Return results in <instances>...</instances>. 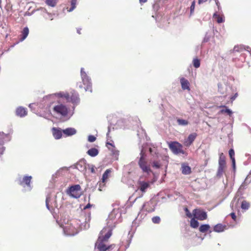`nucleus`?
<instances>
[{"label": "nucleus", "instance_id": "nucleus-14", "mask_svg": "<svg viewBox=\"0 0 251 251\" xmlns=\"http://www.w3.org/2000/svg\"><path fill=\"white\" fill-rule=\"evenodd\" d=\"M139 188L138 189L143 193L146 192L147 189L150 186V183L144 181H139L138 182Z\"/></svg>", "mask_w": 251, "mask_h": 251}, {"label": "nucleus", "instance_id": "nucleus-20", "mask_svg": "<svg viewBox=\"0 0 251 251\" xmlns=\"http://www.w3.org/2000/svg\"><path fill=\"white\" fill-rule=\"evenodd\" d=\"M226 226L221 224H218L214 226V231L216 232H221L226 229Z\"/></svg>", "mask_w": 251, "mask_h": 251}, {"label": "nucleus", "instance_id": "nucleus-34", "mask_svg": "<svg viewBox=\"0 0 251 251\" xmlns=\"http://www.w3.org/2000/svg\"><path fill=\"white\" fill-rule=\"evenodd\" d=\"M249 203L246 201H243L241 204V208L243 209L247 210L249 208Z\"/></svg>", "mask_w": 251, "mask_h": 251}, {"label": "nucleus", "instance_id": "nucleus-21", "mask_svg": "<svg viewBox=\"0 0 251 251\" xmlns=\"http://www.w3.org/2000/svg\"><path fill=\"white\" fill-rule=\"evenodd\" d=\"M99 150L96 148H91L88 150L87 153L91 157H95L99 154Z\"/></svg>", "mask_w": 251, "mask_h": 251}, {"label": "nucleus", "instance_id": "nucleus-1", "mask_svg": "<svg viewBox=\"0 0 251 251\" xmlns=\"http://www.w3.org/2000/svg\"><path fill=\"white\" fill-rule=\"evenodd\" d=\"M61 98H65L67 100H69V94L67 93L59 92L47 96L46 100L50 103V106L52 105V111L54 114L63 117L69 116L70 118L72 114H70L68 108L59 101V99Z\"/></svg>", "mask_w": 251, "mask_h": 251}, {"label": "nucleus", "instance_id": "nucleus-57", "mask_svg": "<svg viewBox=\"0 0 251 251\" xmlns=\"http://www.w3.org/2000/svg\"><path fill=\"white\" fill-rule=\"evenodd\" d=\"M77 32L78 34H80V30L79 29L77 30Z\"/></svg>", "mask_w": 251, "mask_h": 251}, {"label": "nucleus", "instance_id": "nucleus-30", "mask_svg": "<svg viewBox=\"0 0 251 251\" xmlns=\"http://www.w3.org/2000/svg\"><path fill=\"white\" fill-rule=\"evenodd\" d=\"M195 219V218H192L190 221L191 226L194 228H197L199 225V222Z\"/></svg>", "mask_w": 251, "mask_h": 251}, {"label": "nucleus", "instance_id": "nucleus-36", "mask_svg": "<svg viewBox=\"0 0 251 251\" xmlns=\"http://www.w3.org/2000/svg\"><path fill=\"white\" fill-rule=\"evenodd\" d=\"M87 169L90 170L92 173H95V167L93 165L87 164Z\"/></svg>", "mask_w": 251, "mask_h": 251}, {"label": "nucleus", "instance_id": "nucleus-39", "mask_svg": "<svg viewBox=\"0 0 251 251\" xmlns=\"http://www.w3.org/2000/svg\"><path fill=\"white\" fill-rule=\"evenodd\" d=\"M152 221L153 223L158 224L160 221V218L158 216L154 217L152 218Z\"/></svg>", "mask_w": 251, "mask_h": 251}, {"label": "nucleus", "instance_id": "nucleus-13", "mask_svg": "<svg viewBox=\"0 0 251 251\" xmlns=\"http://www.w3.org/2000/svg\"><path fill=\"white\" fill-rule=\"evenodd\" d=\"M31 176H25L23 178V180L21 181V184L24 187L26 186L27 187V190H28L31 189L30 182L31 181Z\"/></svg>", "mask_w": 251, "mask_h": 251}, {"label": "nucleus", "instance_id": "nucleus-23", "mask_svg": "<svg viewBox=\"0 0 251 251\" xmlns=\"http://www.w3.org/2000/svg\"><path fill=\"white\" fill-rule=\"evenodd\" d=\"M213 18L217 19V22L218 23H222L225 21L224 16L223 15H218L215 12L213 15Z\"/></svg>", "mask_w": 251, "mask_h": 251}, {"label": "nucleus", "instance_id": "nucleus-42", "mask_svg": "<svg viewBox=\"0 0 251 251\" xmlns=\"http://www.w3.org/2000/svg\"><path fill=\"white\" fill-rule=\"evenodd\" d=\"M152 166L153 167H155L156 168H158L160 167V164L157 162H154L153 163Z\"/></svg>", "mask_w": 251, "mask_h": 251}, {"label": "nucleus", "instance_id": "nucleus-29", "mask_svg": "<svg viewBox=\"0 0 251 251\" xmlns=\"http://www.w3.org/2000/svg\"><path fill=\"white\" fill-rule=\"evenodd\" d=\"M110 173V171L109 170H106L104 174L102 175V183H104L107 180V179L108 178L109 174Z\"/></svg>", "mask_w": 251, "mask_h": 251}, {"label": "nucleus", "instance_id": "nucleus-25", "mask_svg": "<svg viewBox=\"0 0 251 251\" xmlns=\"http://www.w3.org/2000/svg\"><path fill=\"white\" fill-rule=\"evenodd\" d=\"M182 173L185 175L189 174L191 173V168L187 165H183L182 166Z\"/></svg>", "mask_w": 251, "mask_h": 251}, {"label": "nucleus", "instance_id": "nucleus-3", "mask_svg": "<svg viewBox=\"0 0 251 251\" xmlns=\"http://www.w3.org/2000/svg\"><path fill=\"white\" fill-rule=\"evenodd\" d=\"M75 221L66 222L65 220L61 222L60 226L63 229L65 234L73 236L77 233L79 226L75 224Z\"/></svg>", "mask_w": 251, "mask_h": 251}, {"label": "nucleus", "instance_id": "nucleus-48", "mask_svg": "<svg viewBox=\"0 0 251 251\" xmlns=\"http://www.w3.org/2000/svg\"><path fill=\"white\" fill-rule=\"evenodd\" d=\"M155 150L156 149H155V148L150 149V151L151 153H152L154 152H155Z\"/></svg>", "mask_w": 251, "mask_h": 251}, {"label": "nucleus", "instance_id": "nucleus-56", "mask_svg": "<svg viewBox=\"0 0 251 251\" xmlns=\"http://www.w3.org/2000/svg\"><path fill=\"white\" fill-rule=\"evenodd\" d=\"M233 203H234V201H232V202L231 203V206L232 207H233Z\"/></svg>", "mask_w": 251, "mask_h": 251}, {"label": "nucleus", "instance_id": "nucleus-4", "mask_svg": "<svg viewBox=\"0 0 251 251\" xmlns=\"http://www.w3.org/2000/svg\"><path fill=\"white\" fill-rule=\"evenodd\" d=\"M121 221V213L119 208H114L109 214L107 219V226L111 229L115 225Z\"/></svg>", "mask_w": 251, "mask_h": 251}, {"label": "nucleus", "instance_id": "nucleus-15", "mask_svg": "<svg viewBox=\"0 0 251 251\" xmlns=\"http://www.w3.org/2000/svg\"><path fill=\"white\" fill-rule=\"evenodd\" d=\"M244 50H247L249 51L251 54V49L249 47H245L242 45L235 46L233 48L234 52H241Z\"/></svg>", "mask_w": 251, "mask_h": 251}, {"label": "nucleus", "instance_id": "nucleus-2", "mask_svg": "<svg viewBox=\"0 0 251 251\" xmlns=\"http://www.w3.org/2000/svg\"><path fill=\"white\" fill-rule=\"evenodd\" d=\"M112 234L111 229L104 227L100 231L99 238L95 244V247L100 251H106L112 248L113 245L107 246L106 242Z\"/></svg>", "mask_w": 251, "mask_h": 251}, {"label": "nucleus", "instance_id": "nucleus-44", "mask_svg": "<svg viewBox=\"0 0 251 251\" xmlns=\"http://www.w3.org/2000/svg\"><path fill=\"white\" fill-rule=\"evenodd\" d=\"M215 1L216 5L218 7V9L220 10L221 8V6H220V3H219L218 0H215Z\"/></svg>", "mask_w": 251, "mask_h": 251}, {"label": "nucleus", "instance_id": "nucleus-12", "mask_svg": "<svg viewBox=\"0 0 251 251\" xmlns=\"http://www.w3.org/2000/svg\"><path fill=\"white\" fill-rule=\"evenodd\" d=\"M87 164L85 160H81L78 161L75 166L76 168L81 172L85 173L86 171Z\"/></svg>", "mask_w": 251, "mask_h": 251}, {"label": "nucleus", "instance_id": "nucleus-35", "mask_svg": "<svg viewBox=\"0 0 251 251\" xmlns=\"http://www.w3.org/2000/svg\"><path fill=\"white\" fill-rule=\"evenodd\" d=\"M221 113H227L229 115H231L232 114V112L229 109L226 107L225 109H222L220 111Z\"/></svg>", "mask_w": 251, "mask_h": 251}, {"label": "nucleus", "instance_id": "nucleus-59", "mask_svg": "<svg viewBox=\"0 0 251 251\" xmlns=\"http://www.w3.org/2000/svg\"><path fill=\"white\" fill-rule=\"evenodd\" d=\"M79 88H80L82 87V85H80L79 86Z\"/></svg>", "mask_w": 251, "mask_h": 251}, {"label": "nucleus", "instance_id": "nucleus-28", "mask_svg": "<svg viewBox=\"0 0 251 251\" xmlns=\"http://www.w3.org/2000/svg\"><path fill=\"white\" fill-rule=\"evenodd\" d=\"M58 0H46V3L50 7H55Z\"/></svg>", "mask_w": 251, "mask_h": 251}, {"label": "nucleus", "instance_id": "nucleus-51", "mask_svg": "<svg viewBox=\"0 0 251 251\" xmlns=\"http://www.w3.org/2000/svg\"><path fill=\"white\" fill-rule=\"evenodd\" d=\"M106 145H107V146L108 147V145H110L111 146L112 148H114V146L113 145V144L112 143H106Z\"/></svg>", "mask_w": 251, "mask_h": 251}, {"label": "nucleus", "instance_id": "nucleus-37", "mask_svg": "<svg viewBox=\"0 0 251 251\" xmlns=\"http://www.w3.org/2000/svg\"><path fill=\"white\" fill-rule=\"evenodd\" d=\"M50 200L51 198L50 197L48 196L47 197L46 201V207L49 210H50Z\"/></svg>", "mask_w": 251, "mask_h": 251}, {"label": "nucleus", "instance_id": "nucleus-6", "mask_svg": "<svg viewBox=\"0 0 251 251\" xmlns=\"http://www.w3.org/2000/svg\"><path fill=\"white\" fill-rule=\"evenodd\" d=\"M80 74L83 83L84 85H86V87L84 88L85 91H88L92 92L91 79L86 73L84 71L83 68H81Z\"/></svg>", "mask_w": 251, "mask_h": 251}, {"label": "nucleus", "instance_id": "nucleus-46", "mask_svg": "<svg viewBox=\"0 0 251 251\" xmlns=\"http://www.w3.org/2000/svg\"><path fill=\"white\" fill-rule=\"evenodd\" d=\"M92 206V205H91L90 203L87 204L86 206H85L83 207V209H86L87 208H89Z\"/></svg>", "mask_w": 251, "mask_h": 251}, {"label": "nucleus", "instance_id": "nucleus-52", "mask_svg": "<svg viewBox=\"0 0 251 251\" xmlns=\"http://www.w3.org/2000/svg\"><path fill=\"white\" fill-rule=\"evenodd\" d=\"M248 178H249V176H248L246 177V179H245V180L244 182L242 184V186H243V185H244L246 183V181L248 180Z\"/></svg>", "mask_w": 251, "mask_h": 251}, {"label": "nucleus", "instance_id": "nucleus-8", "mask_svg": "<svg viewBox=\"0 0 251 251\" xmlns=\"http://www.w3.org/2000/svg\"><path fill=\"white\" fill-rule=\"evenodd\" d=\"M169 148L175 154L184 153V151L182 150V145L178 142H175L170 143L169 144Z\"/></svg>", "mask_w": 251, "mask_h": 251}, {"label": "nucleus", "instance_id": "nucleus-16", "mask_svg": "<svg viewBox=\"0 0 251 251\" xmlns=\"http://www.w3.org/2000/svg\"><path fill=\"white\" fill-rule=\"evenodd\" d=\"M180 81L181 87L183 90H187L188 91L190 90L189 86L190 84L189 81L187 79L183 77H182L180 78Z\"/></svg>", "mask_w": 251, "mask_h": 251}, {"label": "nucleus", "instance_id": "nucleus-41", "mask_svg": "<svg viewBox=\"0 0 251 251\" xmlns=\"http://www.w3.org/2000/svg\"><path fill=\"white\" fill-rule=\"evenodd\" d=\"M185 211L186 212V215H187V217L189 218H191L192 217V214L189 212V211L187 208H185Z\"/></svg>", "mask_w": 251, "mask_h": 251}, {"label": "nucleus", "instance_id": "nucleus-40", "mask_svg": "<svg viewBox=\"0 0 251 251\" xmlns=\"http://www.w3.org/2000/svg\"><path fill=\"white\" fill-rule=\"evenodd\" d=\"M88 140L90 142H94L96 140V138L93 135H89Z\"/></svg>", "mask_w": 251, "mask_h": 251}, {"label": "nucleus", "instance_id": "nucleus-18", "mask_svg": "<svg viewBox=\"0 0 251 251\" xmlns=\"http://www.w3.org/2000/svg\"><path fill=\"white\" fill-rule=\"evenodd\" d=\"M62 132L66 136H69L75 134L76 133V130L74 128L69 127L63 130Z\"/></svg>", "mask_w": 251, "mask_h": 251}, {"label": "nucleus", "instance_id": "nucleus-10", "mask_svg": "<svg viewBox=\"0 0 251 251\" xmlns=\"http://www.w3.org/2000/svg\"><path fill=\"white\" fill-rule=\"evenodd\" d=\"M225 166L226 161L225 157L223 155V153H222L220 156L219 160V168L217 172L218 176H220L222 175Z\"/></svg>", "mask_w": 251, "mask_h": 251}, {"label": "nucleus", "instance_id": "nucleus-49", "mask_svg": "<svg viewBox=\"0 0 251 251\" xmlns=\"http://www.w3.org/2000/svg\"><path fill=\"white\" fill-rule=\"evenodd\" d=\"M207 1V0H198V3L199 4H201V3H203V2H205Z\"/></svg>", "mask_w": 251, "mask_h": 251}, {"label": "nucleus", "instance_id": "nucleus-55", "mask_svg": "<svg viewBox=\"0 0 251 251\" xmlns=\"http://www.w3.org/2000/svg\"><path fill=\"white\" fill-rule=\"evenodd\" d=\"M236 97H237V94H235V96L231 98V99L234 100L236 98Z\"/></svg>", "mask_w": 251, "mask_h": 251}, {"label": "nucleus", "instance_id": "nucleus-5", "mask_svg": "<svg viewBox=\"0 0 251 251\" xmlns=\"http://www.w3.org/2000/svg\"><path fill=\"white\" fill-rule=\"evenodd\" d=\"M140 155L141 156L138 162L139 166L143 172L149 174L150 172H151V170L150 169V166L147 165V162L145 159V152L143 150H142L141 151Z\"/></svg>", "mask_w": 251, "mask_h": 251}, {"label": "nucleus", "instance_id": "nucleus-53", "mask_svg": "<svg viewBox=\"0 0 251 251\" xmlns=\"http://www.w3.org/2000/svg\"><path fill=\"white\" fill-rule=\"evenodd\" d=\"M108 148H109V150H110V148L108 147ZM111 150L113 152V154H117V151H114L113 149H111Z\"/></svg>", "mask_w": 251, "mask_h": 251}, {"label": "nucleus", "instance_id": "nucleus-38", "mask_svg": "<svg viewBox=\"0 0 251 251\" xmlns=\"http://www.w3.org/2000/svg\"><path fill=\"white\" fill-rule=\"evenodd\" d=\"M195 8V1L194 0L191 4V5L190 6V15H192Z\"/></svg>", "mask_w": 251, "mask_h": 251}, {"label": "nucleus", "instance_id": "nucleus-33", "mask_svg": "<svg viewBox=\"0 0 251 251\" xmlns=\"http://www.w3.org/2000/svg\"><path fill=\"white\" fill-rule=\"evenodd\" d=\"M77 0H71V8L68 10V11L70 12L75 9L76 7Z\"/></svg>", "mask_w": 251, "mask_h": 251}, {"label": "nucleus", "instance_id": "nucleus-22", "mask_svg": "<svg viewBox=\"0 0 251 251\" xmlns=\"http://www.w3.org/2000/svg\"><path fill=\"white\" fill-rule=\"evenodd\" d=\"M71 100L73 103H77L79 101L78 95L77 93L74 92L72 93V95L70 98L69 96V100Z\"/></svg>", "mask_w": 251, "mask_h": 251}, {"label": "nucleus", "instance_id": "nucleus-11", "mask_svg": "<svg viewBox=\"0 0 251 251\" xmlns=\"http://www.w3.org/2000/svg\"><path fill=\"white\" fill-rule=\"evenodd\" d=\"M197 137L196 133H192L189 135L187 138H185L183 141V144L185 146L189 147L196 139Z\"/></svg>", "mask_w": 251, "mask_h": 251}, {"label": "nucleus", "instance_id": "nucleus-45", "mask_svg": "<svg viewBox=\"0 0 251 251\" xmlns=\"http://www.w3.org/2000/svg\"><path fill=\"white\" fill-rule=\"evenodd\" d=\"M4 150H5V149L3 146H0V154H2Z\"/></svg>", "mask_w": 251, "mask_h": 251}, {"label": "nucleus", "instance_id": "nucleus-17", "mask_svg": "<svg viewBox=\"0 0 251 251\" xmlns=\"http://www.w3.org/2000/svg\"><path fill=\"white\" fill-rule=\"evenodd\" d=\"M26 109L23 107H19L16 109V114L21 117H24L27 115Z\"/></svg>", "mask_w": 251, "mask_h": 251}, {"label": "nucleus", "instance_id": "nucleus-50", "mask_svg": "<svg viewBox=\"0 0 251 251\" xmlns=\"http://www.w3.org/2000/svg\"><path fill=\"white\" fill-rule=\"evenodd\" d=\"M0 135L2 136V139H4L5 138V137H7V135L6 134H4L3 133H2V134L0 133Z\"/></svg>", "mask_w": 251, "mask_h": 251}, {"label": "nucleus", "instance_id": "nucleus-32", "mask_svg": "<svg viewBox=\"0 0 251 251\" xmlns=\"http://www.w3.org/2000/svg\"><path fill=\"white\" fill-rule=\"evenodd\" d=\"M193 64L196 68H198L200 66V60L197 58H194Z\"/></svg>", "mask_w": 251, "mask_h": 251}, {"label": "nucleus", "instance_id": "nucleus-26", "mask_svg": "<svg viewBox=\"0 0 251 251\" xmlns=\"http://www.w3.org/2000/svg\"><path fill=\"white\" fill-rule=\"evenodd\" d=\"M210 228V226L208 224L202 225L199 228V230L202 233H204L208 231Z\"/></svg>", "mask_w": 251, "mask_h": 251}, {"label": "nucleus", "instance_id": "nucleus-47", "mask_svg": "<svg viewBox=\"0 0 251 251\" xmlns=\"http://www.w3.org/2000/svg\"><path fill=\"white\" fill-rule=\"evenodd\" d=\"M230 215H231V216L233 220H235V219H236V215H235V213H233V212H232V213H231L230 214Z\"/></svg>", "mask_w": 251, "mask_h": 251}, {"label": "nucleus", "instance_id": "nucleus-7", "mask_svg": "<svg viewBox=\"0 0 251 251\" xmlns=\"http://www.w3.org/2000/svg\"><path fill=\"white\" fill-rule=\"evenodd\" d=\"M81 188L79 185L71 186L67 191L68 194L72 198H78L81 195Z\"/></svg>", "mask_w": 251, "mask_h": 251}, {"label": "nucleus", "instance_id": "nucleus-24", "mask_svg": "<svg viewBox=\"0 0 251 251\" xmlns=\"http://www.w3.org/2000/svg\"><path fill=\"white\" fill-rule=\"evenodd\" d=\"M229 155L232 161V165L234 168L235 167V160L234 158V151L233 149L229 151Z\"/></svg>", "mask_w": 251, "mask_h": 251}, {"label": "nucleus", "instance_id": "nucleus-58", "mask_svg": "<svg viewBox=\"0 0 251 251\" xmlns=\"http://www.w3.org/2000/svg\"><path fill=\"white\" fill-rule=\"evenodd\" d=\"M32 105H33V104H30L29 105V107L31 108V106H32Z\"/></svg>", "mask_w": 251, "mask_h": 251}, {"label": "nucleus", "instance_id": "nucleus-31", "mask_svg": "<svg viewBox=\"0 0 251 251\" xmlns=\"http://www.w3.org/2000/svg\"><path fill=\"white\" fill-rule=\"evenodd\" d=\"M177 122L178 124L180 126H185L188 124V121L186 120H184L182 119H178L177 120Z\"/></svg>", "mask_w": 251, "mask_h": 251}, {"label": "nucleus", "instance_id": "nucleus-9", "mask_svg": "<svg viewBox=\"0 0 251 251\" xmlns=\"http://www.w3.org/2000/svg\"><path fill=\"white\" fill-rule=\"evenodd\" d=\"M193 215L195 218L201 221L205 220L207 218L206 213L200 209H194L193 211Z\"/></svg>", "mask_w": 251, "mask_h": 251}, {"label": "nucleus", "instance_id": "nucleus-43", "mask_svg": "<svg viewBox=\"0 0 251 251\" xmlns=\"http://www.w3.org/2000/svg\"><path fill=\"white\" fill-rule=\"evenodd\" d=\"M100 185V187H99V190L100 191H101V190H102V188H103V187L104 186V185H105V183H102V181H101V182H100V185Z\"/></svg>", "mask_w": 251, "mask_h": 251}, {"label": "nucleus", "instance_id": "nucleus-19", "mask_svg": "<svg viewBox=\"0 0 251 251\" xmlns=\"http://www.w3.org/2000/svg\"><path fill=\"white\" fill-rule=\"evenodd\" d=\"M53 137L56 139H59L62 137V133L63 132L60 129L53 127L52 129Z\"/></svg>", "mask_w": 251, "mask_h": 251}, {"label": "nucleus", "instance_id": "nucleus-54", "mask_svg": "<svg viewBox=\"0 0 251 251\" xmlns=\"http://www.w3.org/2000/svg\"><path fill=\"white\" fill-rule=\"evenodd\" d=\"M147 0H139L140 3H144L147 1Z\"/></svg>", "mask_w": 251, "mask_h": 251}, {"label": "nucleus", "instance_id": "nucleus-27", "mask_svg": "<svg viewBox=\"0 0 251 251\" xmlns=\"http://www.w3.org/2000/svg\"><path fill=\"white\" fill-rule=\"evenodd\" d=\"M29 33V29L28 27H25L23 29V30L22 31V37L21 39V41H23L24 40L27 36L28 34Z\"/></svg>", "mask_w": 251, "mask_h": 251}]
</instances>
